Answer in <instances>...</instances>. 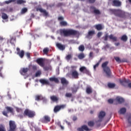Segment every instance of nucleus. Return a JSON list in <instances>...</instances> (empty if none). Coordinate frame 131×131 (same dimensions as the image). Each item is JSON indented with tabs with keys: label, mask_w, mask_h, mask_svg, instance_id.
I'll use <instances>...</instances> for the list:
<instances>
[{
	"label": "nucleus",
	"mask_w": 131,
	"mask_h": 131,
	"mask_svg": "<svg viewBox=\"0 0 131 131\" xmlns=\"http://www.w3.org/2000/svg\"><path fill=\"white\" fill-rule=\"evenodd\" d=\"M79 74L76 70L72 71L71 74H67V76H69V77H72V78L77 79L78 78V76Z\"/></svg>",
	"instance_id": "20e7f679"
},
{
	"label": "nucleus",
	"mask_w": 131,
	"mask_h": 131,
	"mask_svg": "<svg viewBox=\"0 0 131 131\" xmlns=\"http://www.w3.org/2000/svg\"><path fill=\"white\" fill-rule=\"evenodd\" d=\"M107 65H108V61H106L102 63V67L103 69L104 72H105L107 76H110V69H109V68L107 67Z\"/></svg>",
	"instance_id": "f03ea898"
},
{
	"label": "nucleus",
	"mask_w": 131,
	"mask_h": 131,
	"mask_svg": "<svg viewBox=\"0 0 131 131\" xmlns=\"http://www.w3.org/2000/svg\"><path fill=\"white\" fill-rule=\"evenodd\" d=\"M113 3L114 6H116V7H120V6H121V2H119V1L114 0L113 1Z\"/></svg>",
	"instance_id": "412c9836"
},
{
	"label": "nucleus",
	"mask_w": 131,
	"mask_h": 131,
	"mask_svg": "<svg viewBox=\"0 0 131 131\" xmlns=\"http://www.w3.org/2000/svg\"><path fill=\"white\" fill-rule=\"evenodd\" d=\"M27 71H28V68H23L20 70V73L21 75H25Z\"/></svg>",
	"instance_id": "6ab92c4d"
},
{
	"label": "nucleus",
	"mask_w": 131,
	"mask_h": 131,
	"mask_svg": "<svg viewBox=\"0 0 131 131\" xmlns=\"http://www.w3.org/2000/svg\"><path fill=\"white\" fill-rule=\"evenodd\" d=\"M45 120H46V121H48V122L50 121L51 120V119L48 116H45Z\"/></svg>",
	"instance_id": "de8ad7c7"
},
{
	"label": "nucleus",
	"mask_w": 131,
	"mask_h": 131,
	"mask_svg": "<svg viewBox=\"0 0 131 131\" xmlns=\"http://www.w3.org/2000/svg\"><path fill=\"white\" fill-rule=\"evenodd\" d=\"M79 51H80V52H83L84 51V46L83 45H81L79 47Z\"/></svg>",
	"instance_id": "e433bc0d"
},
{
	"label": "nucleus",
	"mask_w": 131,
	"mask_h": 131,
	"mask_svg": "<svg viewBox=\"0 0 131 131\" xmlns=\"http://www.w3.org/2000/svg\"><path fill=\"white\" fill-rule=\"evenodd\" d=\"M71 96H72V94H71V93H67L66 94V97H67L68 98H70Z\"/></svg>",
	"instance_id": "3c124183"
},
{
	"label": "nucleus",
	"mask_w": 131,
	"mask_h": 131,
	"mask_svg": "<svg viewBox=\"0 0 131 131\" xmlns=\"http://www.w3.org/2000/svg\"><path fill=\"white\" fill-rule=\"evenodd\" d=\"M115 59L117 62H120V59L119 57H115Z\"/></svg>",
	"instance_id": "6e6d98bb"
},
{
	"label": "nucleus",
	"mask_w": 131,
	"mask_h": 131,
	"mask_svg": "<svg viewBox=\"0 0 131 131\" xmlns=\"http://www.w3.org/2000/svg\"><path fill=\"white\" fill-rule=\"evenodd\" d=\"M39 11L41 13H43L44 16H48V15H49V13L47 12V11L43 10L42 8L39 9Z\"/></svg>",
	"instance_id": "393cba45"
},
{
	"label": "nucleus",
	"mask_w": 131,
	"mask_h": 131,
	"mask_svg": "<svg viewBox=\"0 0 131 131\" xmlns=\"http://www.w3.org/2000/svg\"><path fill=\"white\" fill-rule=\"evenodd\" d=\"M78 57L81 60V59H83V58H84V54L83 53H80V54H79Z\"/></svg>",
	"instance_id": "4c0bfd02"
},
{
	"label": "nucleus",
	"mask_w": 131,
	"mask_h": 131,
	"mask_svg": "<svg viewBox=\"0 0 131 131\" xmlns=\"http://www.w3.org/2000/svg\"><path fill=\"white\" fill-rule=\"evenodd\" d=\"M89 58L90 59H93L94 58V53L93 52H90L89 54Z\"/></svg>",
	"instance_id": "a18cd8bd"
},
{
	"label": "nucleus",
	"mask_w": 131,
	"mask_h": 131,
	"mask_svg": "<svg viewBox=\"0 0 131 131\" xmlns=\"http://www.w3.org/2000/svg\"><path fill=\"white\" fill-rule=\"evenodd\" d=\"M16 111L17 112H21V111H22V110L21 108H16Z\"/></svg>",
	"instance_id": "680f3d73"
},
{
	"label": "nucleus",
	"mask_w": 131,
	"mask_h": 131,
	"mask_svg": "<svg viewBox=\"0 0 131 131\" xmlns=\"http://www.w3.org/2000/svg\"><path fill=\"white\" fill-rule=\"evenodd\" d=\"M105 115H106V113H105V112H103V111L100 112L98 115L99 120L97 121V122H101V121L103 120V118L105 117Z\"/></svg>",
	"instance_id": "1a4fd4ad"
},
{
	"label": "nucleus",
	"mask_w": 131,
	"mask_h": 131,
	"mask_svg": "<svg viewBox=\"0 0 131 131\" xmlns=\"http://www.w3.org/2000/svg\"><path fill=\"white\" fill-rule=\"evenodd\" d=\"M0 131H6V129L3 125H0Z\"/></svg>",
	"instance_id": "c03bdc74"
},
{
	"label": "nucleus",
	"mask_w": 131,
	"mask_h": 131,
	"mask_svg": "<svg viewBox=\"0 0 131 131\" xmlns=\"http://www.w3.org/2000/svg\"><path fill=\"white\" fill-rule=\"evenodd\" d=\"M130 120H131V116H129V117L128 118V121L129 123H130V124H131Z\"/></svg>",
	"instance_id": "13d9d810"
},
{
	"label": "nucleus",
	"mask_w": 131,
	"mask_h": 131,
	"mask_svg": "<svg viewBox=\"0 0 131 131\" xmlns=\"http://www.w3.org/2000/svg\"><path fill=\"white\" fill-rule=\"evenodd\" d=\"M71 58H72V55L69 54L66 56V59L67 60V61H69Z\"/></svg>",
	"instance_id": "ea45409f"
},
{
	"label": "nucleus",
	"mask_w": 131,
	"mask_h": 131,
	"mask_svg": "<svg viewBox=\"0 0 131 131\" xmlns=\"http://www.w3.org/2000/svg\"><path fill=\"white\" fill-rule=\"evenodd\" d=\"M95 27L96 29H97V30H102V29L103 27V26H102V25L101 24L97 25Z\"/></svg>",
	"instance_id": "cd10ccee"
},
{
	"label": "nucleus",
	"mask_w": 131,
	"mask_h": 131,
	"mask_svg": "<svg viewBox=\"0 0 131 131\" xmlns=\"http://www.w3.org/2000/svg\"><path fill=\"white\" fill-rule=\"evenodd\" d=\"M24 115L31 118L35 116V113L29 110H26L24 112Z\"/></svg>",
	"instance_id": "423d86ee"
},
{
	"label": "nucleus",
	"mask_w": 131,
	"mask_h": 131,
	"mask_svg": "<svg viewBox=\"0 0 131 131\" xmlns=\"http://www.w3.org/2000/svg\"><path fill=\"white\" fill-rule=\"evenodd\" d=\"M61 26H67V22L65 21H62L60 23Z\"/></svg>",
	"instance_id": "58836bf2"
},
{
	"label": "nucleus",
	"mask_w": 131,
	"mask_h": 131,
	"mask_svg": "<svg viewBox=\"0 0 131 131\" xmlns=\"http://www.w3.org/2000/svg\"><path fill=\"white\" fill-rule=\"evenodd\" d=\"M108 34H106L104 36V40H108Z\"/></svg>",
	"instance_id": "864d4df0"
},
{
	"label": "nucleus",
	"mask_w": 131,
	"mask_h": 131,
	"mask_svg": "<svg viewBox=\"0 0 131 131\" xmlns=\"http://www.w3.org/2000/svg\"><path fill=\"white\" fill-rule=\"evenodd\" d=\"M49 51H50V49L49 48H46L43 50V52L44 54H46V55H47Z\"/></svg>",
	"instance_id": "f704fd0d"
},
{
	"label": "nucleus",
	"mask_w": 131,
	"mask_h": 131,
	"mask_svg": "<svg viewBox=\"0 0 131 131\" xmlns=\"http://www.w3.org/2000/svg\"><path fill=\"white\" fill-rule=\"evenodd\" d=\"M36 101H40V100H43V102H46L47 99L43 98L41 95H36L35 98Z\"/></svg>",
	"instance_id": "dca6fc26"
},
{
	"label": "nucleus",
	"mask_w": 131,
	"mask_h": 131,
	"mask_svg": "<svg viewBox=\"0 0 131 131\" xmlns=\"http://www.w3.org/2000/svg\"><path fill=\"white\" fill-rule=\"evenodd\" d=\"M41 74V71H38L36 72V73L35 74V76H36V77H37L38 76H40Z\"/></svg>",
	"instance_id": "a19ab883"
},
{
	"label": "nucleus",
	"mask_w": 131,
	"mask_h": 131,
	"mask_svg": "<svg viewBox=\"0 0 131 131\" xmlns=\"http://www.w3.org/2000/svg\"><path fill=\"white\" fill-rule=\"evenodd\" d=\"M65 107H66V105H57L54 107V111L55 113H57V112H59L61 109H63L65 108Z\"/></svg>",
	"instance_id": "9b49d317"
},
{
	"label": "nucleus",
	"mask_w": 131,
	"mask_h": 131,
	"mask_svg": "<svg viewBox=\"0 0 131 131\" xmlns=\"http://www.w3.org/2000/svg\"><path fill=\"white\" fill-rule=\"evenodd\" d=\"M51 100H52L53 102H57L58 100H59V98L57 97V96H52L50 97Z\"/></svg>",
	"instance_id": "c756f323"
},
{
	"label": "nucleus",
	"mask_w": 131,
	"mask_h": 131,
	"mask_svg": "<svg viewBox=\"0 0 131 131\" xmlns=\"http://www.w3.org/2000/svg\"><path fill=\"white\" fill-rule=\"evenodd\" d=\"M2 70V68L0 69V77H2V78H4V75H3V74H2V72H1Z\"/></svg>",
	"instance_id": "052dcab7"
},
{
	"label": "nucleus",
	"mask_w": 131,
	"mask_h": 131,
	"mask_svg": "<svg viewBox=\"0 0 131 131\" xmlns=\"http://www.w3.org/2000/svg\"><path fill=\"white\" fill-rule=\"evenodd\" d=\"M108 102L110 104H112V103H113L114 102V100L112 99H110L108 100Z\"/></svg>",
	"instance_id": "8fccbe9b"
},
{
	"label": "nucleus",
	"mask_w": 131,
	"mask_h": 131,
	"mask_svg": "<svg viewBox=\"0 0 131 131\" xmlns=\"http://www.w3.org/2000/svg\"><path fill=\"white\" fill-rule=\"evenodd\" d=\"M126 112V108L125 107H122L119 111L120 114H124Z\"/></svg>",
	"instance_id": "5701e85b"
},
{
	"label": "nucleus",
	"mask_w": 131,
	"mask_h": 131,
	"mask_svg": "<svg viewBox=\"0 0 131 131\" xmlns=\"http://www.w3.org/2000/svg\"><path fill=\"white\" fill-rule=\"evenodd\" d=\"M39 82H40V83H42V84H49V83H50L49 80L45 79H40Z\"/></svg>",
	"instance_id": "aec40b11"
},
{
	"label": "nucleus",
	"mask_w": 131,
	"mask_h": 131,
	"mask_svg": "<svg viewBox=\"0 0 131 131\" xmlns=\"http://www.w3.org/2000/svg\"><path fill=\"white\" fill-rule=\"evenodd\" d=\"M27 11H28L27 8H23V9H21L20 13H21V14H25V13H26V12H27Z\"/></svg>",
	"instance_id": "c9c22d12"
},
{
	"label": "nucleus",
	"mask_w": 131,
	"mask_h": 131,
	"mask_svg": "<svg viewBox=\"0 0 131 131\" xmlns=\"http://www.w3.org/2000/svg\"><path fill=\"white\" fill-rule=\"evenodd\" d=\"M86 92L87 94H91V93H92V89L91 88H88L86 89Z\"/></svg>",
	"instance_id": "37998d69"
},
{
	"label": "nucleus",
	"mask_w": 131,
	"mask_h": 131,
	"mask_svg": "<svg viewBox=\"0 0 131 131\" xmlns=\"http://www.w3.org/2000/svg\"><path fill=\"white\" fill-rule=\"evenodd\" d=\"M80 72H82L83 73H85L87 74V75H91V72L90 71L86 69L85 67H82L79 69Z\"/></svg>",
	"instance_id": "6e6552de"
},
{
	"label": "nucleus",
	"mask_w": 131,
	"mask_h": 131,
	"mask_svg": "<svg viewBox=\"0 0 131 131\" xmlns=\"http://www.w3.org/2000/svg\"><path fill=\"white\" fill-rule=\"evenodd\" d=\"M26 56L27 57V58H30V53H27L26 54Z\"/></svg>",
	"instance_id": "4d7b16f0"
},
{
	"label": "nucleus",
	"mask_w": 131,
	"mask_h": 131,
	"mask_svg": "<svg viewBox=\"0 0 131 131\" xmlns=\"http://www.w3.org/2000/svg\"><path fill=\"white\" fill-rule=\"evenodd\" d=\"M11 3H17V4L18 5H20L21 4H24L26 3V2L23 0H9L5 1V4H7V5L11 4Z\"/></svg>",
	"instance_id": "0eeeda50"
},
{
	"label": "nucleus",
	"mask_w": 131,
	"mask_h": 131,
	"mask_svg": "<svg viewBox=\"0 0 131 131\" xmlns=\"http://www.w3.org/2000/svg\"><path fill=\"white\" fill-rule=\"evenodd\" d=\"M83 129L84 130H86V131H91V129L89 128L88 126H86L85 125H83L81 128H78L77 129V130H78V131H84Z\"/></svg>",
	"instance_id": "4468645a"
},
{
	"label": "nucleus",
	"mask_w": 131,
	"mask_h": 131,
	"mask_svg": "<svg viewBox=\"0 0 131 131\" xmlns=\"http://www.w3.org/2000/svg\"><path fill=\"white\" fill-rule=\"evenodd\" d=\"M94 51H95L96 53H99V49H94Z\"/></svg>",
	"instance_id": "338daca9"
},
{
	"label": "nucleus",
	"mask_w": 131,
	"mask_h": 131,
	"mask_svg": "<svg viewBox=\"0 0 131 131\" xmlns=\"http://www.w3.org/2000/svg\"><path fill=\"white\" fill-rule=\"evenodd\" d=\"M110 13H111V14H114L116 16L121 17V15L123 14V11L119 9H110Z\"/></svg>",
	"instance_id": "7ed1b4c3"
},
{
	"label": "nucleus",
	"mask_w": 131,
	"mask_h": 131,
	"mask_svg": "<svg viewBox=\"0 0 131 131\" xmlns=\"http://www.w3.org/2000/svg\"><path fill=\"white\" fill-rule=\"evenodd\" d=\"M91 9L92 10H94V12L95 13V14H100V11H99V10H97V9H96L95 8V7H91Z\"/></svg>",
	"instance_id": "7c9ffc66"
},
{
	"label": "nucleus",
	"mask_w": 131,
	"mask_h": 131,
	"mask_svg": "<svg viewBox=\"0 0 131 131\" xmlns=\"http://www.w3.org/2000/svg\"><path fill=\"white\" fill-rule=\"evenodd\" d=\"M61 35L69 36L70 35H79V33L72 29H61L60 30Z\"/></svg>",
	"instance_id": "f257e3e1"
},
{
	"label": "nucleus",
	"mask_w": 131,
	"mask_h": 131,
	"mask_svg": "<svg viewBox=\"0 0 131 131\" xmlns=\"http://www.w3.org/2000/svg\"><path fill=\"white\" fill-rule=\"evenodd\" d=\"M59 126H60V127H61V129H64V127L63 126H62V125H61L60 124L59 125Z\"/></svg>",
	"instance_id": "774afa93"
},
{
	"label": "nucleus",
	"mask_w": 131,
	"mask_h": 131,
	"mask_svg": "<svg viewBox=\"0 0 131 131\" xmlns=\"http://www.w3.org/2000/svg\"><path fill=\"white\" fill-rule=\"evenodd\" d=\"M2 18V19H3V23L8 22V15H7V14L3 13Z\"/></svg>",
	"instance_id": "f3484780"
},
{
	"label": "nucleus",
	"mask_w": 131,
	"mask_h": 131,
	"mask_svg": "<svg viewBox=\"0 0 131 131\" xmlns=\"http://www.w3.org/2000/svg\"><path fill=\"white\" fill-rule=\"evenodd\" d=\"M32 68L33 70H36L37 69V67H36V66H33Z\"/></svg>",
	"instance_id": "bf43d9fd"
},
{
	"label": "nucleus",
	"mask_w": 131,
	"mask_h": 131,
	"mask_svg": "<svg viewBox=\"0 0 131 131\" xmlns=\"http://www.w3.org/2000/svg\"><path fill=\"white\" fill-rule=\"evenodd\" d=\"M102 35V32H99L97 34L98 37H100Z\"/></svg>",
	"instance_id": "0e129e2a"
},
{
	"label": "nucleus",
	"mask_w": 131,
	"mask_h": 131,
	"mask_svg": "<svg viewBox=\"0 0 131 131\" xmlns=\"http://www.w3.org/2000/svg\"><path fill=\"white\" fill-rule=\"evenodd\" d=\"M94 124H95V123L93 121H90L88 122V125L89 126H94Z\"/></svg>",
	"instance_id": "49530a36"
},
{
	"label": "nucleus",
	"mask_w": 131,
	"mask_h": 131,
	"mask_svg": "<svg viewBox=\"0 0 131 131\" xmlns=\"http://www.w3.org/2000/svg\"><path fill=\"white\" fill-rule=\"evenodd\" d=\"M120 82L121 84L124 86H126L128 84V88L131 89V83H129V80L128 79H124L123 80H120Z\"/></svg>",
	"instance_id": "39448f33"
},
{
	"label": "nucleus",
	"mask_w": 131,
	"mask_h": 131,
	"mask_svg": "<svg viewBox=\"0 0 131 131\" xmlns=\"http://www.w3.org/2000/svg\"><path fill=\"white\" fill-rule=\"evenodd\" d=\"M49 80L51 81H54V82H56V83H58V82H59V80L58 79V78H56V77H51L49 78Z\"/></svg>",
	"instance_id": "bb28decb"
},
{
	"label": "nucleus",
	"mask_w": 131,
	"mask_h": 131,
	"mask_svg": "<svg viewBox=\"0 0 131 131\" xmlns=\"http://www.w3.org/2000/svg\"><path fill=\"white\" fill-rule=\"evenodd\" d=\"M6 110H7L8 112H10V113H13V108L11 107L7 106Z\"/></svg>",
	"instance_id": "72a5a7b5"
},
{
	"label": "nucleus",
	"mask_w": 131,
	"mask_h": 131,
	"mask_svg": "<svg viewBox=\"0 0 131 131\" xmlns=\"http://www.w3.org/2000/svg\"><path fill=\"white\" fill-rule=\"evenodd\" d=\"M108 88L110 89H113V88H115V83H109L107 84Z\"/></svg>",
	"instance_id": "473e14b6"
},
{
	"label": "nucleus",
	"mask_w": 131,
	"mask_h": 131,
	"mask_svg": "<svg viewBox=\"0 0 131 131\" xmlns=\"http://www.w3.org/2000/svg\"><path fill=\"white\" fill-rule=\"evenodd\" d=\"M16 51H17V55H18L20 58H23V57H24V51L23 50L20 51V49L19 48H17L16 49Z\"/></svg>",
	"instance_id": "ddd939ff"
},
{
	"label": "nucleus",
	"mask_w": 131,
	"mask_h": 131,
	"mask_svg": "<svg viewBox=\"0 0 131 131\" xmlns=\"http://www.w3.org/2000/svg\"><path fill=\"white\" fill-rule=\"evenodd\" d=\"M43 68L45 70H49V69H51V67H45Z\"/></svg>",
	"instance_id": "5fc2aeb1"
},
{
	"label": "nucleus",
	"mask_w": 131,
	"mask_h": 131,
	"mask_svg": "<svg viewBox=\"0 0 131 131\" xmlns=\"http://www.w3.org/2000/svg\"><path fill=\"white\" fill-rule=\"evenodd\" d=\"M95 34V31H90L88 32V34L87 35L88 38H91V36H93Z\"/></svg>",
	"instance_id": "4be33fe9"
},
{
	"label": "nucleus",
	"mask_w": 131,
	"mask_h": 131,
	"mask_svg": "<svg viewBox=\"0 0 131 131\" xmlns=\"http://www.w3.org/2000/svg\"><path fill=\"white\" fill-rule=\"evenodd\" d=\"M16 42V39L15 38H11L10 40L7 41V43H11V45H14Z\"/></svg>",
	"instance_id": "a878e982"
},
{
	"label": "nucleus",
	"mask_w": 131,
	"mask_h": 131,
	"mask_svg": "<svg viewBox=\"0 0 131 131\" xmlns=\"http://www.w3.org/2000/svg\"><path fill=\"white\" fill-rule=\"evenodd\" d=\"M9 126V131H15V129L16 128V124H15V122L14 121H10Z\"/></svg>",
	"instance_id": "9d476101"
},
{
	"label": "nucleus",
	"mask_w": 131,
	"mask_h": 131,
	"mask_svg": "<svg viewBox=\"0 0 131 131\" xmlns=\"http://www.w3.org/2000/svg\"><path fill=\"white\" fill-rule=\"evenodd\" d=\"M63 19H64V18L62 16H60L58 17V20H63Z\"/></svg>",
	"instance_id": "69168bd1"
},
{
	"label": "nucleus",
	"mask_w": 131,
	"mask_h": 131,
	"mask_svg": "<svg viewBox=\"0 0 131 131\" xmlns=\"http://www.w3.org/2000/svg\"><path fill=\"white\" fill-rule=\"evenodd\" d=\"M99 65H100V63L99 62H97L95 65L94 66V70H96V68H97V67H98V66H99Z\"/></svg>",
	"instance_id": "09e8293b"
},
{
	"label": "nucleus",
	"mask_w": 131,
	"mask_h": 131,
	"mask_svg": "<svg viewBox=\"0 0 131 131\" xmlns=\"http://www.w3.org/2000/svg\"><path fill=\"white\" fill-rule=\"evenodd\" d=\"M116 101L118 102L119 104H121V103H123V102H124V99L122 97L118 96L116 98Z\"/></svg>",
	"instance_id": "a211bd4d"
},
{
	"label": "nucleus",
	"mask_w": 131,
	"mask_h": 131,
	"mask_svg": "<svg viewBox=\"0 0 131 131\" xmlns=\"http://www.w3.org/2000/svg\"><path fill=\"white\" fill-rule=\"evenodd\" d=\"M2 11H4L5 12H12L13 11V9L11 8H9L8 10H6L5 9H2Z\"/></svg>",
	"instance_id": "79ce46f5"
},
{
	"label": "nucleus",
	"mask_w": 131,
	"mask_h": 131,
	"mask_svg": "<svg viewBox=\"0 0 131 131\" xmlns=\"http://www.w3.org/2000/svg\"><path fill=\"white\" fill-rule=\"evenodd\" d=\"M89 2L91 4H92L93 3H95V2H96V0H89Z\"/></svg>",
	"instance_id": "e2e57ef3"
},
{
	"label": "nucleus",
	"mask_w": 131,
	"mask_h": 131,
	"mask_svg": "<svg viewBox=\"0 0 131 131\" xmlns=\"http://www.w3.org/2000/svg\"><path fill=\"white\" fill-rule=\"evenodd\" d=\"M36 62L41 67L45 66V59L43 58H38L37 59Z\"/></svg>",
	"instance_id": "f8f14e48"
},
{
	"label": "nucleus",
	"mask_w": 131,
	"mask_h": 131,
	"mask_svg": "<svg viewBox=\"0 0 131 131\" xmlns=\"http://www.w3.org/2000/svg\"><path fill=\"white\" fill-rule=\"evenodd\" d=\"M61 83H62V84L63 85L68 84V81H67V80H66L65 78H61Z\"/></svg>",
	"instance_id": "c85d7f7f"
},
{
	"label": "nucleus",
	"mask_w": 131,
	"mask_h": 131,
	"mask_svg": "<svg viewBox=\"0 0 131 131\" xmlns=\"http://www.w3.org/2000/svg\"><path fill=\"white\" fill-rule=\"evenodd\" d=\"M3 115H4V116H6V117H8V112H7L6 111H3Z\"/></svg>",
	"instance_id": "603ef678"
},
{
	"label": "nucleus",
	"mask_w": 131,
	"mask_h": 131,
	"mask_svg": "<svg viewBox=\"0 0 131 131\" xmlns=\"http://www.w3.org/2000/svg\"><path fill=\"white\" fill-rule=\"evenodd\" d=\"M108 37L110 39L113 40V41H116L117 40V37L116 36H115L113 34H111L110 36H108Z\"/></svg>",
	"instance_id": "b1692460"
},
{
	"label": "nucleus",
	"mask_w": 131,
	"mask_h": 131,
	"mask_svg": "<svg viewBox=\"0 0 131 131\" xmlns=\"http://www.w3.org/2000/svg\"><path fill=\"white\" fill-rule=\"evenodd\" d=\"M56 47L59 50H60V51H64V50H65V45H63L60 43H57Z\"/></svg>",
	"instance_id": "2eb2a0df"
},
{
	"label": "nucleus",
	"mask_w": 131,
	"mask_h": 131,
	"mask_svg": "<svg viewBox=\"0 0 131 131\" xmlns=\"http://www.w3.org/2000/svg\"><path fill=\"white\" fill-rule=\"evenodd\" d=\"M121 40L123 41H126V40H127V36H126V35H123L121 37Z\"/></svg>",
	"instance_id": "2f4dec72"
}]
</instances>
